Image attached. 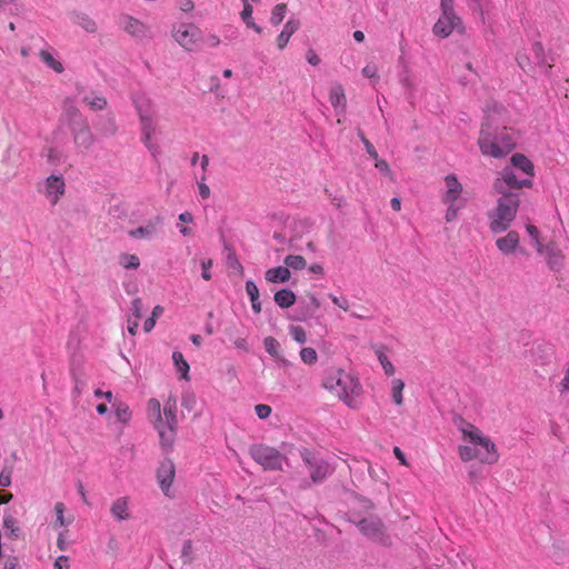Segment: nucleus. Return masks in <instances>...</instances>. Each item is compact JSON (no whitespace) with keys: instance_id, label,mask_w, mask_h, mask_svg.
Returning a JSON list of instances; mask_svg holds the SVG:
<instances>
[{"instance_id":"obj_1","label":"nucleus","mask_w":569,"mask_h":569,"mask_svg":"<svg viewBox=\"0 0 569 569\" xmlns=\"http://www.w3.org/2000/svg\"><path fill=\"white\" fill-rule=\"evenodd\" d=\"M508 123L509 117L503 106L497 103L488 106L478 139V146L483 156L503 158L516 148V133L508 128Z\"/></svg>"},{"instance_id":"obj_2","label":"nucleus","mask_w":569,"mask_h":569,"mask_svg":"<svg viewBox=\"0 0 569 569\" xmlns=\"http://www.w3.org/2000/svg\"><path fill=\"white\" fill-rule=\"evenodd\" d=\"M321 386L349 408L360 407L362 386L359 379L341 368H329L325 372Z\"/></svg>"},{"instance_id":"obj_3","label":"nucleus","mask_w":569,"mask_h":569,"mask_svg":"<svg viewBox=\"0 0 569 569\" xmlns=\"http://www.w3.org/2000/svg\"><path fill=\"white\" fill-rule=\"evenodd\" d=\"M497 204L487 213L489 229L492 233L507 231L513 222L519 206L520 193H497Z\"/></svg>"},{"instance_id":"obj_4","label":"nucleus","mask_w":569,"mask_h":569,"mask_svg":"<svg viewBox=\"0 0 569 569\" xmlns=\"http://www.w3.org/2000/svg\"><path fill=\"white\" fill-rule=\"evenodd\" d=\"M441 16L433 26V33L441 38L449 37L455 30L463 32V24L453 8V0L440 1Z\"/></svg>"},{"instance_id":"obj_5","label":"nucleus","mask_w":569,"mask_h":569,"mask_svg":"<svg viewBox=\"0 0 569 569\" xmlns=\"http://www.w3.org/2000/svg\"><path fill=\"white\" fill-rule=\"evenodd\" d=\"M250 457L264 470H282L287 458L276 448L257 443L249 448Z\"/></svg>"},{"instance_id":"obj_6","label":"nucleus","mask_w":569,"mask_h":569,"mask_svg":"<svg viewBox=\"0 0 569 569\" xmlns=\"http://www.w3.org/2000/svg\"><path fill=\"white\" fill-rule=\"evenodd\" d=\"M163 422L158 429L159 438L163 447L170 448L174 441L176 429L178 425L177 419V401L169 398L163 406Z\"/></svg>"},{"instance_id":"obj_7","label":"nucleus","mask_w":569,"mask_h":569,"mask_svg":"<svg viewBox=\"0 0 569 569\" xmlns=\"http://www.w3.org/2000/svg\"><path fill=\"white\" fill-rule=\"evenodd\" d=\"M300 457L308 467L310 479L315 483L322 482L332 472L329 462L317 451L303 448L300 451Z\"/></svg>"},{"instance_id":"obj_8","label":"nucleus","mask_w":569,"mask_h":569,"mask_svg":"<svg viewBox=\"0 0 569 569\" xmlns=\"http://www.w3.org/2000/svg\"><path fill=\"white\" fill-rule=\"evenodd\" d=\"M532 182L530 179L519 180L512 168H505L493 182V191L496 193H520L522 188H530Z\"/></svg>"},{"instance_id":"obj_9","label":"nucleus","mask_w":569,"mask_h":569,"mask_svg":"<svg viewBox=\"0 0 569 569\" xmlns=\"http://www.w3.org/2000/svg\"><path fill=\"white\" fill-rule=\"evenodd\" d=\"M172 37L183 49L194 51L202 39V31L193 23H180L173 27Z\"/></svg>"},{"instance_id":"obj_10","label":"nucleus","mask_w":569,"mask_h":569,"mask_svg":"<svg viewBox=\"0 0 569 569\" xmlns=\"http://www.w3.org/2000/svg\"><path fill=\"white\" fill-rule=\"evenodd\" d=\"M359 530L369 539L381 545H389L390 539L381 520L377 517H369L358 522Z\"/></svg>"},{"instance_id":"obj_11","label":"nucleus","mask_w":569,"mask_h":569,"mask_svg":"<svg viewBox=\"0 0 569 569\" xmlns=\"http://www.w3.org/2000/svg\"><path fill=\"white\" fill-rule=\"evenodd\" d=\"M66 191V182L61 174H51L44 182L41 192H43L50 204L56 206Z\"/></svg>"},{"instance_id":"obj_12","label":"nucleus","mask_w":569,"mask_h":569,"mask_svg":"<svg viewBox=\"0 0 569 569\" xmlns=\"http://www.w3.org/2000/svg\"><path fill=\"white\" fill-rule=\"evenodd\" d=\"M545 257L546 263L551 271H560L565 266L566 257L555 242H549L537 251Z\"/></svg>"},{"instance_id":"obj_13","label":"nucleus","mask_w":569,"mask_h":569,"mask_svg":"<svg viewBox=\"0 0 569 569\" xmlns=\"http://www.w3.org/2000/svg\"><path fill=\"white\" fill-rule=\"evenodd\" d=\"M119 26L130 36L134 38H146L149 32L148 26L139 19L130 14H121L119 17Z\"/></svg>"},{"instance_id":"obj_14","label":"nucleus","mask_w":569,"mask_h":569,"mask_svg":"<svg viewBox=\"0 0 569 569\" xmlns=\"http://www.w3.org/2000/svg\"><path fill=\"white\" fill-rule=\"evenodd\" d=\"M176 477V467L172 460L164 459L158 470L157 479L158 483L166 496H170L169 491Z\"/></svg>"},{"instance_id":"obj_15","label":"nucleus","mask_w":569,"mask_h":569,"mask_svg":"<svg viewBox=\"0 0 569 569\" xmlns=\"http://www.w3.org/2000/svg\"><path fill=\"white\" fill-rule=\"evenodd\" d=\"M73 141L77 147L87 150L89 149L93 142L94 137L86 121H81L77 127L73 128Z\"/></svg>"},{"instance_id":"obj_16","label":"nucleus","mask_w":569,"mask_h":569,"mask_svg":"<svg viewBox=\"0 0 569 569\" xmlns=\"http://www.w3.org/2000/svg\"><path fill=\"white\" fill-rule=\"evenodd\" d=\"M141 126H142V141L149 150L157 151V146L152 143V136L154 134L156 128L152 121L151 114L143 112L140 107H137Z\"/></svg>"},{"instance_id":"obj_17","label":"nucleus","mask_w":569,"mask_h":569,"mask_svg":"<svg viewBox=\"0 0 569 569\" xmlns=\"http://www.w3.org/2000/svg\"><path fill=\"white\" fill-rule=\"evenodd\" d=\"M520 243V236L516 230H510L503 237L496 240V246L502 254H512L516 252Z\"/></svg>"},{"instance_id":"obj_18","label":"nucleus","mask_w":569,"mask_h":569,"mask_svg":"<svg viewBox=\"0 0 569 569\" xmlns=\"http://www.w3.org/2000/svg\"><path fill=\"white\" fill-rule=\"evenodd\" d=\"M445 183L447 190L442 196V202H456L462 192V184L459 182L456 174H448L445 178Z\"/></svg>"},{"instance_id":"obj_19","label":"nucleus","mask_w":569,"mask_h":569,"mask_svg":"<svg viewBox=\"0 0 569 569\" xmlns=\"http://www.w3.org/2000/svg\"><path fill=\"white\" fill-rule=\"evenodd\" d=\"M329 101L337 113H345L347 108V98L345 89L340 83H336L331 87Z\"/></svg>"},{"instance_id":"obj_20","label":"nucleus","mask_w":569,"mask_h":569,"mask_svg":"<svg viewBox=\"0 0 569 569\" xmlns=\"http://www.w3.org/2000/svg\"><path fill=\"white\" fill-rule=\"evenodd\" d=\"M299 28H300V21L297 19H289L286 22L282 31L280 32V34L277 37V40H276L277 47L279 50H283L287 47L291 36L296 31H298Z\"/></svg>"},{"instance_id":"obj_21","label":"nucleus","mask_w":569,"mask_h":569,"mask_svg":"<svg viewBox=\"0 0 569 569\" xmlns=\"http://www.w3.org/2000/svg\"><path fill=\"white\" fill-rule=\"evenodd\" d=\"M110 512L119 521L128 520L130 518L128 498L116 499L111 505Z\"/></svg>"},{"instance_id":"obj_22","label":"nucleus","mask_w":569,"mask_h":569,"mask_svg":"<svg viewBox=\"0 0 569 569\" xmlns=\"http://www.w3.org/2000/svg\"><path fill=\"white\" fill-rule=\"evenodd\" d=\"M147 416L151 423L154 426V428L158 430L161 427V423L163 422L161 405L159 400L152 398L148 401Z\"/></svg>"},{"instance_id":"obj_23","label":"nucleus","mask_w":569,"mask_h":569,"mask_svg":"<svg viewBox=\"0 0 569 569\" xmlns=\"http://www.w3.org/2000/svg\"><path fill=\"white\" fill-rule=\"evenodd\" d=\"M266 280L272 283H283L290 280L291 272L287 267L271 268L266 271Z\"/></svg>"},{"instance_id":"obj_24","label":"nucleus","mask_w":569,"mask_h":569,"mask_svg":"<svg viewBox=\"0 0 569 569\" xmlns=\"http://www.w3.org/2000/svg\"><path fill=\"white\" fill-rule=\"evenodd\" d=\"M511 163H512L513 167L520 169L522 172H525L529 177H533V174H535L533 163L525 154H522V153H515L511 157Z\"/></svg>"},{"instance_id":"obj_25","label":"nucleus","mask_w":569,"mask_h":569,"mask_svg":"<svg viewBox=\"0 0 569 569\" xmlns=\"http://www.w3.org/2000/svg\"><path fill=\"white\" fill-rule=\"evenodd\" d=\"M266 351L273 357L276 360L281 362L283 366H288L289 361L284 359L280 353V343L279 341L273 337H267L263 341Z\"/></svg>"},{"instance_id":"obj_26","label":"nucleus","mask_w":569,"mask_h":569,"mask_svg":"<svg viewBox=\"0 0 569 569\" xmlns=\"http://www.w3.org/2000/svg\"><path fill=\"white\" fill-rule=\"evenodd\" d=\"M480 446L485 449L486 453L480 457L482 462L496 463L499 460V453L496 445L489 439L485 438Z\"/></svg>"},{"instance_id":"obj_27","label":"nucleus","mask_w":569,"mask_h":569,"mask_svg":"<svg viewBox=\"0 0 569 569\" xmlns=\"http://www.w3.org/2000/svg\"><path fill=\"white\" fill-rule=\"evenodd\" d=\"M72 21L89 33H96L98 30L97 22L86 13H74Z\"/></svg>"},{"instance_id":"obj_28","label":"nucleus","mask_w":569,"mask_h":569,"mask_svg":"<svg viewBox=\"0 0 569 569\" xmlns=\"http://www.w3.org/2000/svg\"><path fill=\"white\" fill-rule=\"evenodd\" d=\"M274 302L280 308H289L296 302V295L289 289H281L274 293Z\"/></svg>"},{"instance_id":"obj_29","label":"nucleus","mask_w":569,"mask_h":569,"mask_svg":"<svg viewBox=\"0 0 569 569\" xmlns=\"http://www.w3.org/2000/svg\"><path fill=\"white\" fill-rule=\"evenodd\" d=\"M242 3L243 10L241 12V18L243 22L248 28L253 29L257 33H261L262 29L252 19V6L248 2V0H242Z\"/></svg>"},{"instance_id":"obj_30","label":"nucleus","mask_w":569,"mask_h":569,"mask_svg":"<svg viewBox=\"0 0 569 569\" xmlns=\"http://www.w3.org/2000/svg\"><path fill=\"white\" fill-rule=\"evenodd\" d=\"M532 52H533V56H535V59L537 61V63L540 66V67H546L548 69H551L552 68V63L548 61L547 59V54L545 52V49H543V46L541 44V42H535L532 44Z\"/></svg>"},{"instance_id":"obj_31","label":"nucleus","mask_w":569,"mask_h":569,"mask_svg":"<svg viewBox=\"0 0 569 569\" xmlns=\"http://www.w3.org/2000/svg\"><path fill=\"white\" fill-rule=\"evenodd\" d=\"M39 56L40 59L57 73H61L64 70L62 63L54 59V57L49 51L41 50Z\"/></svg>"},{"instance_id":"obj_32","label":"nucleus","mask_w":569,"mask_h":569,"mask_svg":"<svg viewBox=\"0 0 569 569\" xmlns=\"http://www.w3.org/2000/svg\"><path fill=\"white\" fill-rule=\"evenodd\" d=\"M405 389V382L401 379H393L391 381V396L392 400L397 406H402L403 396L402 391Z\"/></svg>"},{"instance_id":"obj_33","label":"nucleus","mask_w":569,"mask_h":569,"mask_svg":"<svg viewBox=\"0 0 569 569\" xmlns=\"http://www.w3.org/2000/svg\"><path fill=\"white\" fill-rule=\"evenodd\" d=\"M284 264L289 270L293 269L298 271L306 268L307 261L302 256L289 254L284 258Z\"/></svg>"},{"instance_id":"obj_34","label":"nucleus","mask_w":569,"mask_h":569,"mask_svg":"<svg viewBox=\"0 0 569 569\" xmlns=\"http://www.w3.org/2000/svg\"><path fill=\"white\" fill-rule=\"evenodd\" d=\"M287 10L288 7L286 3L276 4L271 11L270 23L273 26H279L287 14Z\"/></svg>"},{"instance_id":"obj_35","label":"nucleus","mask_w":569,"mask_h":569,"mask_svg":"<svg viewBox=\"0 0 569 569\" xmlns=\"http://www.w3.org/2000/svg\"><path fill=\"white\" fill-rule=\"evenodd\" d=\"M117 418L121 422H128L131 418V411L129 406L122 401H116L112 403Z\"/></svg>"},{"instance_id":"obj_36","label":"nucleus","mask_w":569,"mask_h":569,"mask_svg":"<svg viewBox=\"0 0 569 569\" xmlns=\"http://www.w3.org/2000/svg\"><path fill=\"white\" fill-rule=\"evenodd\" d=\"M119 263L124 269H138L140 259L137 254L122 253L119 256Z\"/></svg>"},{"instance_id":"obj_37","label":"nucleus","mask_w":569,"mask_h":569,"mask_svg":"<svg viewBox=\"0 0 569 569\" xmlns=\"http://www.w3.org/2000/svg\"><path fill=\"white\" fill-rule=\"evenodd\" d=\"M156 233V227L152 222H149L147 226L139 227L134 230L129 231V236L132 238H150Z\"/></svg>"},{"instance_id":"obj_38","label":"nucleus","mask_w":569,"mask_h":569,"mask_svg":"<svg viewBox=\"0 0 569 569\" xmlns=\"http://www.w3.org/2000/svg\"><path fill=\"white\" fill-rule=\"evenodd\" d=\"M83 101L92 109V110H103L107 107V100L102 96L91 94L84 97Z\"/></svg>"},{"instance_id":"obj_39","label":"nucleus","mask_w":569,"mask_h":569,"mask_svg":"<svg viewBox=\"0 0 569 569\" xmlns=\"http://www.w3.org/2000/svg\"><path fill=\"white\" fill-rule=\"evenodd\" d=\"M173 362L178 369V371L181 372L183 379H188V372H189V365L184 360L183 355L180 351H174L172 355Z\"/></svg>"},{"instance_id":"obj_40","label":"nucleus","mask_w":569,"mask_h":569,"mask_svg":"<svg viewBox=\"0 0 569 569\" xmlns=\"http://www.w3.org/2000/svg\"><path fill=\"white\" fill-rule=\"evenodd\" d=\"M377 358L380 362V365L383 368V371L387 376H392L396 371L395 366L392 362L388 359L387 355L383 352L382 349L376 350Z\"/></svg>"},{"instance_id":"obj_41","label":"nucleus","mask_w":569,"mask_h":569,"mask_svg":"<svg viewBox=\"0 0 569 569\" xmlns=\"http://www.w3.org/2000/svg\"><path fill=\"white\" fill-rule=\"evenodd\" d=\"M64 510H66V507L62 502H57L54 505V511H56V521L53 523L54 528H57L58 526L66 527L72 522V519H68V520L64 519V516H63Z\"/></svg>"},{"instance_id":"obj_42","label":"nucleus","mask_w":569,"mask_h":569,"mask_svg":"<svg viewBox=\"0 0 569 569\" xmlns=\"http://www.w3.org/2000/svg\"><path fill=\"white\" fill-rule=\"evenodd\" d=\"M462 435L465 438H468L472 443L479 445L482 442V440L486 438L482 436L480 430L473 426H470L469 429H463Z\"/></svg>"},{"instance_id":"obj_43","label":"nucleus","mask_w":569,"mask_h":569,"mask_svg":"<svg viewBox=\"0 0 569 569\" xmlns=\"http://www.w3.org/2000/svg\"><path fill=\"white\" fill-rule=\"evenodd\" d=\"M300 358L306 365H315L318 361V353L311 347H305L300 350Z\"/></svg>"},{"instance_id":"obj_44","label":"nucleus","mask_w":569,"mask_h":569,"mask_svg":"<svg viewBox=\"0 0 569 569\" xmlns=\"http://www.w3.org/2000/svg\"><path fill=\"white\" fill-rule=\"evenodd\" d=\"M526 230H527L528 234L531 237L533 244L536 247V250L541 251L542 247L545 244H542V242H541L540 232H539L538 228L536 226L529 223L526 226Z\"/></svg>"},{"instance_id":"obj_45","label":"nucleus","mask_w":569,"mask_h":569,"mask_svg":"<svg viewBox=\"0 0 569 569\" xmlns=\"http://www.w3.org/2000/svg\"><path fill=\"white\" fill-rule=\"evenodd\" d=\"M289 333L295 341L300 345H303L307 341V333L305 329L300 326H291L289 328Z\"/></svg>"},{"instance_id":"obj_46","label":"nucleus","mask_w":569,"mask_h":569,"mask_svg":"<svg viewBox=\"0 0 569 569\" xmlns=\"http://www.w3.org/2000/svg\"><path fill=\"white\" fill-rule=\"evenodd\" d=\"M254 411L259 419L264 420L270 417L272 409L269 405L260 403L254 407Z\"/></svg>"},{"instance_id":"obj_47","label":"nucleus","mask_w":569,"mask_h":569,"mask_svg":"<svg viewBox=\"0 0 569 569\" xmlns=\"http://www.w3.org/2000/svg\"><path fill=\"white\" fill-rule=\"evenodd\" d=\"M459 456L462 461H470L478 457V455L470 447L467 446L459 447Z\"/></svg>"},{"instance_id":"obj_48","label":"nucleus","mask_w":569,"mask_h":569,"mask_svg":"<svg viewBox=\"0 0 569 569\" xmlns=\"http://www.w3.org/2000/svg\"><path fill=\"white\" fill-rule=\"evenodd\" d=\"M375 167L380 170L383 174L392 179V171L386 160L377 158L375 160Z\"/></svg>"},{"instance_id":"obj_49","label":"nucleus","mask_w":569,"mask_h":569,"mask_svg":"<svg viewBox=\"0 0 569 569\" xmlns=\"http://www.w3.org/2000/svg\"><path fill=\"white\" fill-rule=\"evenodd\" d=\"M3 527L10 530L13 536H17V532L19 531L16 519L11 515H8L3 518Z\"/></svg>"},{"instance_id":"obj_50","label":"nucleus","mask_w":569,"mask_h":569,"mask_svg":"<svg viewBox=\"0 0 569 569\" xmlns=\"http://www.w3.org/2000/svg\"><path fill=\"white\" fill-rule=\"evenodd\" d=\"M246 291H247L250 300L254 301L259 298V289L252 280H248L246 282Z\"/></svg>"},{"instance_id":"obj_51","label":"nucleus","mask_w":569,"mask_h":569,"mask_svg":"<svg viewBox=\"0 0 569 569\" xmlns=\"http://www.w3.org/2000/svg\"><path fill=\"white\" fill-rule=\"evenodd\" d=\"M206 174L201 177V180L198 182L199 194L202 199H208L211 194L209 186L206 183Z\"/></svg>"},{"instance_id":"obj_52","label":"nucleus","mask_w":569,"mask_h":569,"mask_svg":"<svg viewBox=\"0 0 569 569\" xmlns=\"http://www.w3.org/2000/svg\"><path fill=\"white\" fill-rule=\"evenodd\" d=\"M130 310L134 317L136 320H139L141 318L142 312V300L140 298H136L131 302Z\"/></svg>"},{"instance_id":"obj_53","label":"nucleus","mask_w":569,"mask_h":569,"mask_svg":"<svg viewBox=\"0 0 569 569\" xmlns=\"http://www.w3.org/2000/svg\"><path fill=\"white\" fill-rule=\"evenodd\" d=\"M362 74L369 79H377L378 78V67L373 63L367 64L362 69Z\"/></svg>"},{"instance_id":"obj_54","label":"nucleus","mask_w":569,"mask_h":569,"mask_svg":"<svg viewBox=\"0 0 569 569\" xmlns=\"http://www.w3.org/2000/svg\"><path fill=\"white\" fill-rule=\"evenodd\" d=\"M53 569H70L69 557L59 556L53 563Z\"/></svg>"},{"instance_id":"obj_55","label":"nucleus","mask_w":569,"mask_h":569,"mask_svg":"<svg viewBox=\"0 0 569 569\" xmlns=\"http://www.w3.org/2000/svg\"><path fill=\"white\" fill-rule=\"evenodd\" d=\"M11 469H3L0 473V487H9L11 485Z\"/></svg>"},{"instance_id":"obj_56","label":"nucleus","mask_w":569,"mask_h":569,"mask_svg":"<svg viewBox=\"0 0 569 569\" xmlns=\"http://www.w3.org/2000/svg\"><path fill=\"white\" fill-rule=\"evenodd\" d=\"M211 267H212V260L211 259L202 260V262H201V268H202L201 276L207 281L211 279V273L209 271V269Z\"/></svg>"},{"instance_id":"obj_57","label":"nucleus","mask_w":569,"mask_h":569,"mask_svg":"<svg viewBox=\"0 0 569 569\" xmlns=\"http://www.w3.org/2000/svg\"><path fill=\"white\" fill-rule=\"evenodd\" d=\"M455 203L456 202L447 203L448 204V209L446 211V220L448 222L453 221L457 218V216H458V208L455 207Z\"/></svg>"},{"instance_id":"obj_58","label":"nucleus","mask_w":569,"mask_h":569,"mask_svg":"<svg viewBox=\"0 0 569 569\" xmlns=\"http://www.w3.org/2000/svg\"><path fill=\"white\" fill-rule=\"evenodd\" d=\"M306 59L307 61L312 64V66H318L320 63V58L319 56L316 53L315 50L312 49H309L306 53Z\"/></svg>"},{"instance_id":"obj_59","label":"nucleus","mask_w":569,"mask_h":569,"mask_svg":"<svg viewBox=\"0 0 569 569\" xmlns=\"http://www.w3.org/2000/svg\"><path fill=\"white\" fill-rule=\"evenodd\" d=\"M330 298H331V301H332L336 306L340 307V308H341V309H343L345 311H348V310H349V301H348L346 298H341V299H340V298H338V297H336V296H332V295L330 296Z\"/></svg>"},{"instance_id":"obj_60","label":"nucleus","mask_w":569,"mask_h":569,"mask_svg":"<svg viewBox=\"0 0 569 569\" xmlns=\"http://www.w3.org/2000/svg\"><path fill=\"white\" fill-rule=\"evenodd\" d=\"M518 60V64L520 66V68L527 72V73H531L532 72V67L531 64L529 63L528 59L523 56H519L517 58Z\"/></svg>"},{"instance_id":"obj_61","label":"nucleus","mask_w":569,"mask_h":569,"mask_svg":"<svg viewBox=\"0 0 569 569\" xmlns=\"http://www.w3.org/2000/svg\"><path fill=\"white\" fill-rule=\"evenodd\" d=\"M363 144H365L366 151L368 152V154H369L373 160H376L377 158H379L377 150L375 149V147L372 146V143H371L367 138H363Z\"/></svg>"},{"instance_id":"obj_62","label":"nucleus","mask_w":569,"mask_h":569,"mask_svg":"<svg viewBox=\"0 0 569 569\" xmlns=\"http://www.w3.org/2000/svg\"><path fill=\"white\" fill-rule=\"evenodd\" d=\"M560 392H569V367L566 369L563 378L560 381Z\"/></svg>"},{"instance_id":"obj_63","label":"nucleus","mask_w":569,"mask_h":569,"mask_svg":"<svg viewBox=\"0 0 569 569\" xmlns=\"http://www.w3.org/2000/svg\"><path fill=\"white\" fill-rule=\"evenodd\" d=\"M179 8L183 12H191L194 9V3L192 0H180Z\"/></svg>"},{"instance_id":"obj_64","label":"nucleus","mask_w":569,"mask_h":569,"mask_svg":"<svg viewBox=\"0 0 569 569\" xmlns=\"http://www.w3.org/2000/svg\"><path fill=\"white\" fill-rule=\"evenodd\" d=\"M393 453L397 457V459L400 461L402 466H408V461L406 459L405 453L401 451L399 447L393 448Z\"/></svg>"}]
</instances>
